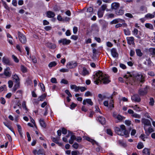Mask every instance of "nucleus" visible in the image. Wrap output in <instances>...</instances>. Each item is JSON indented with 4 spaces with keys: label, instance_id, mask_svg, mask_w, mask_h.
Listing matches in <instances>:
<instances>
[{
    "label": "nucleus",
    "instance_id": "obj_64",
    "mask_svg": "<svg viewBox=\"0 0 155 155\" xmlns=\"http://www.w3.org/2000/svg\"><path fill=\"white\" fill-rule=\"evenodd\" d=\"M125 15L126 16L130 18H133V15L130 13H126Z\"/></svg>",
    "mask_w": 155,
    "mask_h": 155
},
{
    "label": "nucleus",
    "instance_id": "obj_1",
    "mask_svg": "<svg viewBox=\"0 0 155 155\" xmlns=\"http://www.w3.org/2000/svg\"><path fill=\"white\" fill-rule=\"evenodd\" d=\"M93 76L94 82L97 84H98L99 82L107 84L110 82L108 76L100 71L96 72Z\"/></svg>",
    "mask_w": 155,
    "mask_h": 155
},
{
    "label": "nucleus",
    "instance_id": "obj_38",
    "mask_svg": "<svg viewBox=\"0 0 155 155\" xmlns=\"http://www.w3.org/2000/svg\"><path fill=\"white\" fill-rule=\"evenodd\" d=\"M86 140L91 142L93 144H94L95 143H96V144H97V145H98V143H97L94 140L91 139V138H90V137H87V138H86Z\"/></svg>",
    "mask_w": 155,
    "mask_h": 155
},
{
    "label": "nucleus",
    "instance_id": "obj_58",
    "mask_svg": "<svg viewBox=\"0 0 155 155\" xmlns=\"http://www.w3.org/2000/svg\"><path fill=\"white\" fill-rule=\"evenodd\" d=\"M60 71L62 72H67L69 71V70L68 69H65L64 68H62L60 70Z\"/></svg>",
    "mask_w": 155,
    "mask_h": 155
},
{
    "label": "nucleus",
    "instance_id": "obj_22",
    "mask_svg": "<svg viewBox=\"0 0 155 155\" xmlns=\"http://www.w3.org/2000/svg\"><path fill=\"white\" fill-rule=\"evenodd\" d=\"M15 84L13 87L12 91L13 92H15L16 90L18 89L20 87V83H15Z\"/></svg>",
    "mask_w": 155,
    "mask_h": 155
},
{
    "label": "nucleus",
    "instance_id": "obj_62",
    "mask_svg": "<svg viewBox=\"0 0 155 155\" xmlns=\"http://www.w3.org/2000/svg\"><path fill=\"white\" fill-rule=\"evenodd\" d=\"M65 93L68 95V96L71 97H72V95L69 91L68 90H66L65 91Z\"/></svg>",
    "mask_w": 155,
    "mask_h": 155
},
{
    "label": "nucleus",
    "instance_id": "obj_51",
    "mask_svg": "<svg viewBox=\"0 0 155 155\" xmlns=\"http://www.w3.org/2000/svg\"><path fill=\"white\" fill-rule=\"evenodd\" d=\"M21 71L22 72L25 73L27 72V69L24 66L21 65Z\"/></svg>",
    "mask_w": 155,
    "mask_h": 155
},
{
    "label": "nucleus",
    "instance_id": "obj_55",
    "mask_svg": "<svg viewBox=\"0 0 155 155\" xmlns=\"http://www.w3.org/2000/svg\"><path fill=\"white\" fill-rule=\"evenodd\" d=\"M12 58L14 59V61L16 63H18L19 62V60L15 55H13L12 56Z\"/></svg>",
    "mask_w": 155,
    "mask_h": 155
},
{
    "label": "nucleus",
    "instance_id": "obj_9",
    "mask_svg": "<svg viewBox=\"0 0 155 155\" xmlns=\"http://www.w3.org/2000/svg\"><path fill=\"white\" fill-rule=\"evenodd\" d=\"M58 42L61 45H67L70 44L71 41L66 38H62L59 40Z\"/></svg>",
    "mask_w": 155,
    "mask_h": 155
},
{
    "label": "nucleus",
    "instance_id": "obj_57",
    "mask_svg": "<svg viewBox=\"0 0 155 155\" xmlns=\"http://www.w3.org/2000/svg\"><path fill=\"white\" fill-rule=\"evenodd\" d=\"M8 87L10 88H12L13 84V81L11 80H10L8 81Z\"/></svg>",
    "mask_w": 155,
    "mask_h": 155
},
{
    "label": "nucleus",
    "instance_id": "obj_34",
    "mask_svg": "<svg viewBox=\"0 0 155 155\" xmlns=\"http://www.w3.org/2000/svg\"><path fill=\"white\" fill-rule=\"evenodd\" d=\"M104 12L101 9H99L98 11L97 15L99 18H101L103 16Z\"/></svg>",
    "mask_w": 155,
    "mask_h": 155
},
{
    "label": "nucleus",
    "instance_id": "obj_2",
    "mask_svg": "<svg viewBox=\"0 0 155 155\" xmlns=\"http://www.w3.org/2000/svg\"><path fill=\"white\" fill-rule=\"evenodd\" d=\"M142 123L143 124V128L145 131V133L147 136H149L150 134L154 131L152 128L150 121L147 119L142 118Z\"/></svg>",
    "mask_w": 155,
    "mask_h": 155
},
{
    "label": "nucleus",
    "instance_id": "obj_35",
    "mask_svg": "<svg viewBox=\"0 0 155 155\" xmlns=\"http://www.w3.org/2000/svg\"><path fill=\"white\" fill-rule=\"evenodd\" d=\"M155 17L154 14L148 13L145 15V17L148 19H151Z\"/></svg>",
    "mask_w": 155,
    "mask_h": 155
},
{
    "label": "nucleus",
    "instance_id": "obj_54",
    "mask_svg": "<svg viewBox=\"0 0 155 155\" xmlns=\"http://www.w3.org/2000/svg\"><path fill=\"white\" fill-rule=\"evenodd\" d=\"M92 94L89 91H87L85 92L84 94V96L85 97H88L89 96H92Z\"/></svg>",
    "mask_w": 155,
    "mask_h": 155
},
{
    "label": "nucleus",
    "instance_id": "obj_15",
    "mask_svg": "<svg viewBox=\"0 0 155 155\" xmlns=\"http://www.w3.org/2000/svg\"><path fill=\"white\" fill-rule=\"evenodd\" d=\"M111 53L112 56L114 58H116L118 56V54L117 52V50L116 49L112 48L110 51Z\"/></svg>",
    "mask_w": 155,
    "mask_h": 155
},
{
    "label": "nucleus",
    "instance_id": "obj_13",
    "mask_svg": "<svg viewBox=\"0 0 155 155\" xmlns=\"http://www.w3.org/2000/svg\"><path fill=\"white\" fill-rule=\"evenodd\" d=\"M131 99L134 102H139L140 101V98L139 96L137 94L133 95L131 97Z\"/></svg>",
    "mask_w": 155,
    "mask_h": 155
},
{
    "label": "nucleus",
    "instance_id": "obj_18",
    "mask_svg": "<svg viewBox=\"0 0 155 155\" xmlns=\"http://www.w3.org/2000/svg\"><path fill=\"white\" fill-rule=\"evenodd\" d=\"M12 78H13L14 81L15 83H20L19 82V78L17 74H15L12 76Z\"/></svg>",
    "mask_w": 155,
    "mask_h": 155
},
{
    "label": "nucleus",
    "instance_id": "obj_29",
    "mask_svg": "<svg viewBox=\"0 0 155 155\" xmlns=\"http://www.w3.org/2000/svg\"><path fill=\"white\" fill-rule=\"evenodd\" d=\"M22 95V91L21 90H18L16 93V96H15V98L18 99L21 97Z\"/></svg>",
    "mask_w": 155,
    "mask_h": 155
},
{
    "label": "nucleus",
    "instance_id": "obj_10",
    "mask_svg": "<svg viewBox=\"0 0 155 155\" xmlns=\"http://www.w3.org/2000/svg\"><path fill=\"white\" fill-rule=\"evenodd\" d=\"M145 75L141 73L138 74L136 76L135 78L141 83H143L144 81Z\"/></svg>",
    "mask_w": 155,
    "mask_h": 155
},
{
    "label": "nucleus",
    "instance_id": "obj_28",
    "mask_svg": "<svg viewBox=\"0 0 155 155\" xmlns=\"http://www.w3.org/2000/svg\"><path fill=\"white\" fill-rule=\"evenodd\" d=\"M70 87L71 89H74V91L75 92H77L79 91V86H77L76 85H70Z\"/></svg>",
    "mask_w": 155,
    "mask_h": 155
},
{
    "label": "nucleus",
    "instance_id": "obj_59",
    "mask_svg": "<svg viewBox=\"0 0 155 155\" xmlns=\"http://www.w3.org/2000/svg\"><path fill=\"white\" fill-rule=\"evenodd\" d=\"M154 100L153 98H150V102H149L150 105L151 106H153L154 105Z\"/></svg>",
    "mask_w": 155,
    "mask_h": 155
},
{
    "label": "nucleus",
    "instance_id": "obj_32",
    "mask_svg": "<svg viewBox=\"0 0 155 155\" xmlns=\"http://www.w3.org/2000/svg\"><path fill=\"white\" fill-rule=\"evenodd\" d=\"M138 31L136 28H135L133 31H132L133 34L137 38H140V37L139 35H137L138 34Z\"/></svg>",
    "mask_w": 155,
    "mask_h": 155
},
{
    "label": "nucleus",
    "instance_id": "obj_8",
    "mask_svg": "<svg viewBox=\"0 0 155 155\" xmlns=\"http://www.w3.org/2000/svg\"><path fill=\"white\" fill-rule=\"evenodd\" d=\"M148 86H146L144 88H141L139 89L138 93L140 96H144L146 95L147 93Z\"/></svg>",
    "mask_w": 155,
    "mask_h": 155
},
{
    "label": "nucleus",
    "instance_id": "obj_39",
    "mask_svg": "<svg viewBox=\"0 0 155 155\" xmlns=\"http://www.w3.org/2000/svg\"><path fill=\"white\" fill-rule=\"evenodd\" d=\"M57 65V63L55 61L51 62L48 64V67L49 68H51L52 67L55 66Z\"/></svg>",
    "mask_w": 155,
    "mask_h": 155
},
{
    "label": "nucleus",
    "instance_id": "obj_31",
    "mask_svg": "<svg viewBox=\"0 0 155 155\" xmlns=\"http://www.w3.org/2000/svg\"><path fill=\"white\" fill-rule=\"evenodd\" d=\"M46 45L47 47L51 48H55V45L51 43H46Z\"/></svg>",
    "mask_w": 155,
    "mask_h": 155
},
{
    "label": "nucleus",
    "instance_id": "obj_44",
    "mask_svg": "<svg viewBox=\"0 0 155 155\" xmlns=\"http://www.w3.org/2000/svg\"><path fill=\"white\" fill-rule=\"evenodd\" d=\"M131 116L133 117L136 118L140 119L141 118V116L139 114L136 113H134Z\"/></svg>",
    "mask_w": 155,
    "mask_h": 155
},
{
    "label": "nucleus",
    "instance_id": "obj_60",
    "mask_svg": "<svg viewBox=\"0 0 155 155\" xmlns=\"http://www.w3.org/2000/svg\"><path fill=\"white\" fill-rule=\"evenodd\" d=\"M72 147L75 149H77L78 147H79V145L78 144L76 143H75L73 145H72Z\"/></svg>",
    "mask_w": 155,
    "mask_h": 155
},
{
    "label": "nucleus",
    "instance_id": "obj_49",
    "mask_svg": "<svg viewBox=\"0 0 155 155\" xmlns=\"http://www.w3.org/2000/svg\"><path fill=\"white\" fill-rule=\"evenodd\" d=\"M44 29H45L46 31H49L51 30L52 29V27L51 26H45L44 28Z\"/></svg>",
    "mask_w": 155,
    "mask_h": 155
},
{
    "label": "nucleus",
    "instance_id": "obj_16",
    "mask_svg": "<svg viewBox=\"0 0 155 155\" xmlns=\"http://www.w3.org/2000/svg\"><path fill=\"white\" fill-rule=\"evenodd\" d=\"M47 17L48 18H53L55 16L54 13L51 11H48L46 12Z\"/></svg>",
    "mask_w": 155,
    "mask_h": 155
},
{
    "label": "nucleus",
    "instance_id": "obj_25",
    "mask_svg": "<svg viewBox=\"0 0 155 155\" xmlns=\"http://www.w3.org/2000/svg\"><path fill=\"white\" fill-rule=\"evenodd\" d=\"M47 94L46 93H44L42 95L40 96L38 98L39 101H43L46 97Z\"/></svg>",
    "mask_w": 155,
    "mask_h": 155
},
{
    "label": "nucleus",
    "instance_id": "obj_17",
    "mask_svg": "<svg viewBox=\"0 0 155 155\" xmlns=\"http://www.w3.org/2000/svg\"><path fill=\"white\" fill-rule=\"evenodd\" d=\"M124 10L120 9L118 10H117L115 12V14L117 15H122L124 14Z\"/></svg>",
    "mask_w": 155,
    "mask_h": 155
},
{
    "label": "nucleus",
    "instance_id": "obj_33",
    "mask_svg": "<svg viewBox=\"0 0 155 155\" xmlns=\"http://www.w3.org/2000/svg\"><path fill=\"white\" fill-rule=\"evenodd\" d=\"M39 123L41 126L43 128H45L46 127V124L43 119H40Z\"/></svg>",
    "mask_w": 155,
    "mask_h": 155
},
{
    "label": "nucleus",
    "instance_id": "obj_47",
    "mask_svg": "<svg viewBox=\"0 0 155 155\" xmlns=\"http://www.w3.org/2000/svg\"><path fill=\"white\" fill-rule=\"evenodd\" d=\"M40 86L41 89H42V91L43 92H44L45 91V87L44 84L42 83H40L39 84Z\"/></svg>",
    "mask_w": 155,
    "mask_h": 155
},
{
    "label": "nucleus",
    "instance_id": "obj_40",
    "mask_svg": "<svg viewBox=\"0 0 155 155\" xmlns=\"http://www.w3.org/2000/svg\"><path fill=\"white\" fill-rule=\"evenodd\" d=\"M137 147L138 149H140L143 148L144 147V145L143 143L140 142L138 143Z\"/></svg>",
    "mask_w": 155,
    "mask_h": 155
},
{
    "label": "nucleus",
    "instance_id": "obj_41",
    "mask_svg": "<svg viewBox=\"0 0 155 155\" xmlns=\"http://www.w3.org/2000/svg\"><path fill=\"white\" fill-rule=\"evenodd\" d=\"M45 151L43 150H39L38 152V155H45Z\"/></svg>",
    "mask_w": 155,
    "mask_h": 155
},
{
    "label": "nucleus",
    "instance_id": "obj_7",
    "mask_svg": "<svg viewBox=\"0 0 155 155\" xmlns=\"http://www.w3.org/2000/svg\"><path fill=\"white\" fill-rule=\"evenodd\" d=\"M78 64L75 61L69 62L66 65V67L68 69L74 68L77 66Z\"/></svg>",
    "mask_w": 155,
    "mask_h": 155
},
{
    "label": "nucleus",
    "instance_id": "obj_42",
    "mask_svg": "<svg viewBox=\"0 0 155 155\" xmlns=\"http://www.w3.org/2000/svg\"><path fill=\"white\" fill-rule=\"evenodd\" d=\"M136 52L137 55H138V56L141 57L142 56V53L141 52V50L140 49H136Z\"/></svg>",
    "mask_w": 155,
    "mask_h": 155
},
{
    "label": "nucleus",
    "instance_id": "obj_37",
    "mask_svg": "<svg viewBox=\"0 0 155 155\" xmlns=\"http://www.w3.org/2000/svg\"><path fill=\"white\" fill-rule=\"evenodd\" d=\"M145 26L146 28H148L150 29L153 30V25L152 24L150 23H146L145 24Z\"/></svg>",
    "mask_w": 155,
    "mask_h": 155
},
{
    "label": "nucleus",
    "instance_id": "obj_46",
    "mask_svg": "<svg viewBox=\"0 0 155 155\" xmlns=\"http://www.w3.org/2000/svg\"><path fill=\"white\" fill-rule=\"evenodd\" d=\"M88 73V72L86 69L85 68H83V71L81 73V74L84 76H85Z\"/></svg>",
    "mask_w": 155,
    "mask_h": 155
},
{
    "label": "nucleus",
    "instance_id": "obj_20",
    "mask_svg": "<svg viewBox=\"0 0 155 155\" xmlns=\"http://www.w3.org/2000/svg\"><path fill=\"white\" fill-rule=\"evenodd\" d=\"M127 41L128 43L131 45L134 44V38L133 37H131L127 38Z\"/></svg>",
    "mask_w": 155,
    "mask_h": 155
},
{
    "label": "nucleus",
    "instance_id": "obj_3",
    "mask_svg": "<svg viewBox=\"0 0 155 155\" xmlns=\"http://www.w3.org/2000/svg\"><path fill=\"white\" fill-rule=\"evenodd\" d=\"M115 132L119 135L122 136L125 135L126 137H127L129 135L128 131L126 130L125 127L124 125H121L120 128L115 127Z\"/></svg>",
    "mask_w": 155,
    "mask_h": 155
},
{
    "label": "nucleus",
    "instance_id": "obj_12",
    "mask_svg": "<svg viewBox=\"0 0 155 155\" xmlns=\"http://www.w3.org/2000/svg\"><path fill=\"white\" fill-rule=\"evenodd\" d=\"M120 4L119 3L114 2L111 4V9L112 10H116L120 7Z\"/></svg>",
    "mask_w": 155,
    "mask_h": 155
},
{
    "label": "nucleus",
    "instance_id": "obj_4",
    "mask_svg": "<svg viewBox=\"0 0 155 155\" xmlns=\"http://www.w3.org/2000/svg\"><path fill=\"white\" fill-rule=\"evenodd\" d=\"M31 122L32 124L30 123V127H31V130H33L35 132L36 134L38 135V129L36 125L35 124V122L33 119L31 117H30Z\"/></svg>",
    "mask_w": 155,
    "mask_h": 155
},
{
    "label": "nucleus",
    "instance_id": "obj_50",
    "mask_svg": "<svg viewBox=\"0 0 155 155\" xmlns=\"http://www.w3.org/2000/svg\"><path fill=\"white\" fill-rule=\"evenodd\" d=\"M71 155H78L80 154L79 151L78 150L73 151L71 152Z\"/></svg>",
    "mask_w": 155,
    "mask_h": 155
},
{
    "label": "nucleus",
    "instance_id": "obj_56",
    "mask_svg": "<svg viewBox=\"0 0 155 155\" xmlns=\"http://www.w3.org/2000/svg\"><path fill=\"white\" fill-rule=\"evenodd\" d=\"M6 89V86L5 85L0 87V92H1L3 90H5Z\"/></svg>",
    "mask_w": 155,
    "mask_h": 155
},
{
    "label": "nucleus",
    "instance_id": "obj_27",
    "mask_svg": "<svg viewBox=\"0 0 155 155\" xmlns=\"http://www.w3.org/2000/svg\"><path fill=\"white\" fill-rule=\"evenodd\" d=\"M133 109L137 112H139L142 110V108L138 106L137 105H136L131 107Z\"/></svg>",
    "mask_w": 155,
    "mask_h": 155
},
{
    "label": "nucleus",
    "instance_id": "obj_21",
    "mask_svg": "<svg viewBox=\"0 0 155 155\" xmlns=\"http://www.w3.org/2000/svg\"><path fill=\"white\" fill-rule=\"evenodd\" d=\"M107 4H104L101 6V8L100 9H101L104 12L105 10H106V11L108 12L109 11V10L107 8Z\"/></svg>",
    "mask_w": 155,
    "mask_h": 155
},
{
    "label": "nucleus",
    "instance_id": "obj_52",
    "mask_svg": "<svg viewBox=\"0 0 155 155\" xmlns=\"http://www.w3.org/2000/svg\"><path fill=\"white\" fill-rule=\"evenodd\" d=\"M79 91L80 90L81 92H83L86 90L87 88L84 87L79 86Z\"/></svg>",
    "mask_w": 155,
    "mask_h": 155
},
{
    "label": "nucleus",
    "instance_id": "obj_14",
    "mask_svg": "<svg viewBox=\"0 0 155 155\" xmlns=\"http://www.w3.org/2000/svg\"><path fill=\"white\" fill-rule=\"evenodd\" d=\"M86 103L88 104L91 106L93 105V103L90 99H87L84 100L83 102V104L84 105L86 104Z\"/></svg>",
    "mask_w": 155,
    "mask_h": 155
},
{
    "label": "nucleus",
    "instance_id": "obj_23",
    "mask_svg": "<svg viewBox=\"0 0 155 155\" xmlns=\"http://www.w3.org/2000/svg\"><path fill=\"white\" fill-rule=\"evenodd\" d=\"M99 121L102 124H104L106 123V120L103 117L99 116L98 117Z\"/></svg>",
    "mask_w": 155,
    "mask_h": 155
},
{
    "label": "nucleus",
    "instance_id": "obj_26",
    "mask_svg": "<svg viewBox=\"0 0 155 155\" xmlns=\"http://www.w3.org/2000/svg\"><path fill=\"white\" fill-rule=\"evenodd\" d=\"M118 143L119 145L123 147H125L127 146V145L126 143L123 140H118Z\"/></svg>",
    "mask_w": 155,
    "mask_h": 155
},
{
    "label": "nucleus",
    "instance_id": "obj_63",
    "mask_svg": "<svg viewBox=\"0 0 155 155\" xmlns=\"http://www.w3.org/2000/svg\"><path fill=\"white\" fill-rule=\"evenodd\" d=\"M61 83L65 84H68V81L66 80L63 79L61 80Z\"/></svg>",
    "mask_w": 155,
    "mask_h": 155
},
{
    "label": "nucleus",
    "instance_id": "obj_5",
    "mask_svg": "<svg viewBox=\"0 0 155 155\" xmlns=\"http://www.w3.org/2000/svg\"><path fill=\"white\" fill-rule=\"evenodd\" d=\"M118 23H122L123 25L125 26H127V25L125 22L124 20L120 18H116L114 19L110 22V24H116Z\"/></svg>",
    "mask_w": 155,
    "mask_h": 155
},
{
    "label": "nucleus",
    "instance_id": "obj_19",
    "mask_svg": "<svg viewBox=\"0 0 155 155\" xmlns=\"http://www.w3.org/2000/svg\"><path fill=\"white\" fill-rule=\"evenodd\" d=\"M2 61L4 64L8 65L10 64V61L9 59L6 57H3L2 58Z\"/></svg>",
    "mask_w": 155,
    "mask_h": 155
},
{
    "label": "nucleus",
    "instance_id": "obj_48",
    "mask_svg": "<svg viewBox=\"0 0 155 155\" xmlns=\"http://www.w3.org/2000/svg\"><path fill=\"white\" fill-rule=\"evenodd\" d=\"M108 18H112L114 17V15L113 13H109L106 15Z\"/></svg>",
    "mask_w": 155,
    "mask_h": 155
},
{
    "label": "nucleus",
    "instance_id": "obj_61",
    "mask_svg": "<svg viewBox=\"0 0 155 155\" xmlns=\"http://www.w3.org/2000/svg\"><path fill=\"white\" fill-rule=\"evenodd\" d=\"M107 134L110 135V136H112L113 133L111 130L109 129H108L107 130Z\"/></svg>",
    "mask_w": 155,
    "mask_h": 155
},
{
    "label": "nucleus",
    "instance_id": "obj_36",
    "mask_svg": "<svg viewBox=\"0 0 155 155\" xmlns=\"http://www.w3.org/2000/svg\"><path fill=\"white\" fill-rule=\"evenodd\" d=\"M149 51L152 55H155V48H151L149 49Z\"/></svg>",
    "mask_w": 155,
    "mask_h": 155
},
{
    "label": "nucleus",
    "instance_id": "obj_53",
    "mask_svg": "<svg viewBox=\"0 0 155 155\" xmlns=\"http://www.w3.org/2000/svg\"><path fill=\"white\" fill-rule=\"evenodd\" d=\"M53 9L54 11L56 12L59 10V7L57 5H54L53 7Z\"/></svg>",
    "mask_w": 155,
    "mask_h": 155
},
{
    "label": "nucleus",
    "instance_id": "obj_45",
    "mask_svg": "<svg viewBox=\"0 0 155 155\" xmlns=\"http://www.w3.org/2000/svg\"><path fill=\"white\" fill-rule=\"evenodd\" d=\"M3 123L5 126H6L14 134H15V132L13 130V129L12 128V127L11 126L8 125L7 124H6L5 122H4Z\"/></svg>",
    "mask_w": 155,
    "mask_h": 155
},
{
    "label": "nucleus",
    "instance_id": "obj_24",
    "mask_svg": "<svg viewBox=\"0 0 155 155\" xmlns=\"http://www.w3.org/2000/svg\"><path fill=\"white\" fill-rule=\"evenodd\" d=\"M143 155H150V150L148 148H144L143 150Z\"/></svg>",
    "mask_w": 155,
    "mask_h": 155
},
{
    "label": "nucleus",
    "instance_id": "obj_11",
    "mask_svg": "<svg viewBox=\"0 0 155 155\" xmlns=\"http://www.w3.org/2000/svg\"><path fill=\"white\" fill-rule=\"evenodd\" d=\"M4 74L7 77H11L12 73L10 70V68L9 67H8L4 69Z\"/></svg>",
    "mask_w": 155,
    "mask_h": 155
},
{
    "label": "nucleus",
    "instance_id": "obj_43",
    "mask_svg": "<svg viewBox=\"0 0 155 155\" xmlns=\"http://www.w3.org/2000/svg\"><path fill=\"white\" fill-rule=\"evenodd\" d=\"M124 31L125 34L126 35H130V31L128 29H124Z\"/></svg>",
    "mask_w": 155,
    "mask_h": 155
},
{
    "label": "nucleus",
    "instance_id": "obj_6",
    "mask_svg": "<svg viewBox=\"0 0 155 155\" xmlns=\"http://www.w3.org/2000/svg\"><path fill=\"white\" fill-rule=\"evenodd\" d=\"M18 35L19 39L21 42L23 44H25L27 41V39L25 35L20 31L18 32Z\"/></svg>",
    "mask_w": 155,
    "mask_h": 155
},
{
    "label": "nucleus",
    "instance_id": "obj_30",
    "mask_svg": "<svg viewBox=\"0 0 155 155\" xmlns=\"http://www.w3.org/2000/svg\"><path fill=\"white\" fill-rule=\"evenodd\" d=\"M113 116L115 118H117L120 121L122 120L123 119H124V117L120 115H116L115 114H113Z\"/></svg>",
    "mask_w": 155,
    "mask_h": 155
}]
</instances>
